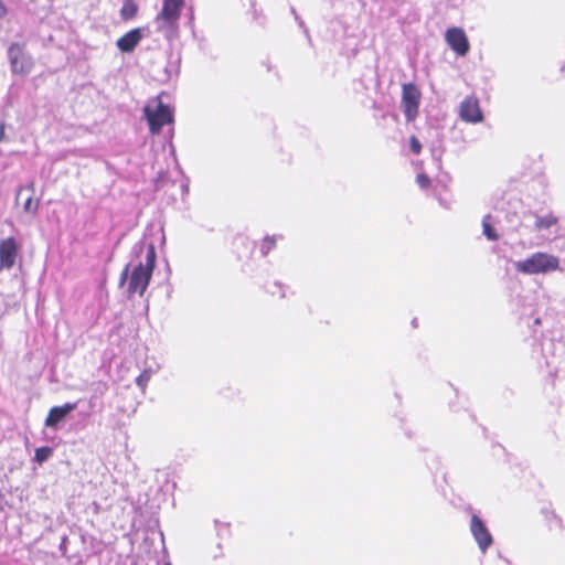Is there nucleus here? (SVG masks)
<instances>
[{
  "instance_id": "1",
  "label": "nucleus",
  "mask_w": 565,
  "mask_h": 565,
  "mask_svg": "<svg viewBox=\"0 0 565 565\" xmlns=\"http://www.w3.org/2000/svg\"><path fill=\"white\" fill-rule=\"evenodd\" d=\"M156 249L152 244H150L147 248L146 263L137 265L130 276L128 281V292L129 295L139 294L142 296L147 290L153 269L156 267ZM128 269L126 266L120 277V285H124L128 279Z\"/></svg>"
},
{
  "instance_id": "2",
  "label": "nucleus",
  "mask_w": 565,
  "mask_h": 565,
  "mask_svg": "<svg viewBox=\"0 0 565 565\" xmlns=\"http://www.w3.org/2000/svg\"><path fill=\"white\" fill-rule=\"evenodd\" d=\"M184 0H163L161 11L156 15L157 31L171 39L178 31V22Z\"/></svg>"
},
{
  "instance_id": "3",
  "label": "nucleus",
  "mask_w": 565,
  "mask_h": 565,
  "mask_svg": "<svg viewBox=\"0 0 565 565\" xmlns=\"http://www.w3.org/2000/svg\"><path fill=\"white\" fill-rule=\"evenodd\" d=\"M143 115L152 135L160 134L163 126L171 125L174 120L171 107L164 104L160 96L151 99L145 106Z\"/></svg>"
},
{
  "instance_id": "4",
  "label": "nucleus",
  "mask_w": 565,
  "mask_h": 565,
  "mask_svg": "<svg viewBox=\"0 0 565 565\" xmlns=\"http://www.w3.org/2000/svg\"><path fill=\"white\" fill-rule=\"evenodd\" d=\"M559 268V259L551 254L536 252L515 263V269L525 275H537L555 271Z\"/></svg>"
},
{
  "instance_id": "5",
  "label": "nucleus",
  "mask_w": 565,
  "mask_h": 565,
  "mask_svg": "<svg viewBox=\"0 0 565 565\" xmlns=\"http://www.w3.org/2000/svg\"><path fill=\"white\" fill-rule=\"evenodd\" d=\"M422 93L413 83L402 85L401 107L408 122L414 121L419 114Z\"/></svg>"
},
{
  "instance_id": "6",
  "label": "nucleus",
  "mask_w": 565,
  "mask_h": 565,
  "mask_svg": "<svg viewBox=\"0 0 565 565\" xmlns=\"http://www.w3.org/2000/svg\"><path fill=\"white\" fill-rule=\"evenodd\" d=\"M8 57L13 73L26 75L33 68V60L26 53L24 45L12 43L8 50Z\"/></svg>"
},
{
  "instance_id": "7",
  "label": "nucleus",
  "mask_w": 565,
  "mask_h": 565,
  "mask_svg": "<svg viewBox=\"0 0 565 565\" xmlns=\"http://www.w3.org/2000/svg\"><path fill=\"white\" fill-rule=\"evenodd\" d=\"M19 252V243L13 236L0 239V269H12L17 263Z\"/></svg>"
},
{
  "instance_id": "8",
  "label": "nucleus",
  "mask_w": 565,
  "mask_h": 565,
  "mask_svg": "<svg viewBox=\"0 0 565 565\" xmlns=\"http://www.w3.org/2000/svg\"><path fill=\"white\" fill-rule=\"evenodd\" d=\"M24 194L25 198L22 202L23 211L26 214L35 216L40 207V198L35 196L34 181H30L28 184L19 188L15 196L17 202H20L23 199Z\"/></svg>"
},
{
  "instance_id": "9",
  "label": "nucleus",
  "mask_w": 565,
  "mask_h": 565,
  "mask_svg": "<svg viewBox=\"0 0 565 565\" xmlns=\"http://www.w3.org/2000/svg\"><path fill=\"white\" fill-rule=\"evenodd\" d=\"M445 40L459 56H465L470 50L468 38L461 28H449L445 33Z\"/></svg>"
},
{
  "instance_id": "10",
  "label": "nucleus",
  "mask_w": 565,
  "mask_h": 565,
  "mask_svg": "<svg viewBox=\"0 0 565 565\" xmlns=\"http://www.w3.org/2000/svg\"><path fill=\"white\" fill-rule=\"evenodd\" d=\"M470 531L482 552H486L492 545L493 539L491 533L482 520L476 514L471 516Z\"/></svg>"
},
{
  "instance_id": "11",
  "label": "nucleus",
  "mask_w": 565,
  "mask_h": 565,
  "mask_svg": "<svg viewBox=\"0 0 565 565\" xmlns=\"http://www.w3.org/2000/svg\"><path fill=\"white\" fill-rule=\"evenodd\" d=\"M459 115L466 122L476 124L482 121L483 116L478 98L473 96L466 97L460 104Z\"/></svg>"
},
{
  "instance_id": "12",
  "label": "nucleus",
  "mask_w": 565,
  "mask_h": 565,
  "mask_svg": "<svg viewBox=\"0 0 565 565\" xmlns=\"http://www.w3.org/2000/svg\"><path fill=\"white\" fill-rule=\"evenodd\" d=\"M77 407V403H66L62 406H54L49 411L45 418V426L55 428L65 417Z\"/></svg>"
},
{
  "instance_id": "13",
  "label": "nucleus",
  "mask_w": 565,
  "mask_h": 565,
  "mask_svg": "<svg viewBox=\"0 0 565 565\" xmlns=\"http://www.w3.org/2000/svg\"><path fill=\"white\" fill-rule=\"evenodd\" d=\"M142 39V31L140 28H135L120 36L116 44L120 52L130 53L132 52Z\"/></svg>"
},
{
  "instance_id": "14",
  "label": "nucleus",
  "mask_w": 565,
  "mask_h": 565,
  "mask_svg": "<svg viewBox=\"0 0 565 565\" xmlns=\"http://www.w3.org/2000/svg\"><path fill=\"white\" fill-rule=\"evenodd\" d=\"M139 7L135 0H124L120 9V18L122 21H130L138 14Z\"/></svg>"
},
{
  "instance_id": "15",
  "label": "nucleus",
  "mask_w": 565,
  "mask_h": 565,
  "mask_svg": "<svg viewBox=\"0 0 565 565\" xmlns=\"http://www.w3.org/2000/svg\"><path fill=\"white\" fill-rule=\"evenodd\" d=\"M557 223H558V218L554 214L550 213L545 216H537L535 218L534 225H535L536 230L541 231V230H547L552 226H555Z\"/></svg>"
},
{
  "instance_id": "16",
  "label": "nucleus",
  "mask_w": 565,
  "mask_h": 565,
  "mask_svg": "<svg viewBox=\"0 0 565 565\" xmlns=\"http://www.w3.org/2000/svg\"><path fill=\"white\" fill-rule=\"evenodd\" d=\"M266 292L271 298L282 299L286 297V290L285 287L279 282H269L266 286Z\"/></svg>"
},
{
  "instance_id": "17",
  "label": "nucleus",
  "mask_w": 565,
  "mask_h": 565,
  "mask_svg": "<svg viewBox=\"0 0 565 565\" xmlns=\"http://www.w3.org/2000/svg\"><path fill=\"white\" fill-rule=\"evenodd\" d=\"M53 454V449L49 446L40 447L35 449L34 454V460L42 465L44 461H46Z\"/></svg>"
},
{
  "instance_id": "18",
  "label": "nucleus",
  "mask_w": 565,
  "mask_h": 565,
  "mask_svg": "<svg viewBox=\"0 0 565 565\" xmlns=\"http://www.w3.org/2000/svg\"><path fill=\"white\" fill-rule=\"evenodd\" d=\"M234 245L236 246V248H245L247 254H246V257H249L252 252H253V243L249 242L246 237H237L235 241H234Z\"/></svg>"
},
{
  "instance_id": "19",
  "label": "nucleus",
  "mask_w": 565,
  "mask_h": 565,
  "mask_svg": "<svg viewBox=\"0 0 565 565\" xmlns=\"http://www.w3.org/2000/svg\"><path fill=\"white\" fill-rule=\"evenodd\" d=\"M276 246V241L274 237H265L260 244V250L264 256H266L274 247Z\"/></svg>"
},
{
  "instance_id": "20",
  "label": "nucleus",
  "mask_w": 565,
  "mask_h": 565,
  "mask_svg": "<svg viewBox=\"0 0 565 565\" xmlns=\"http://www.w3.org/2000/svg\"><path fill=\"white\" fill-rule=\"evenodd\" d=\"M409 148L414 154H419L422 152L423 147L417 137H415V136L409 137Z\"/></svg>"
},
{
  "instance_id": "21",
  "label": "nucleus",
  "mask_w": 565,
  "mask_h": 565,
  "mask_svg": "<svg viewBox=\"0 0 565 565\" xmlns=\"http://www.w3.org/2000/svg\"><path fill=\"white\" fill-rule=\"evenodd\" d=\"M416 182L422 189H428L431 184L430 178L426 173L417 174Z\"/></svg>"
},
{
  "instance_id": "22",
  "label": "nucleus",
  "mask_w": 565,
  "mask_h": 565,
  "mask_svg": "<svg viewBox=\"0 0 565 565\" xmlns=\"http://www.w3.org/2000/svg\"><path fill=\"white\" fill-rule=\"evenodd\" d=\"M483 234L490 239V241H497L499 238L498 234L495 233L494 228L488 223L483 222Z\"/></svg>"
},
{
  "instance_id": "23",
  "label": "nucleus",
  "mask_w": 565,
  "mask_h": 565,
  "mask_svg": "<svg viewBox=\"0 0 565 565\" xmlns=\"http://www.w3.org/2000/svg\"><path fill=\"white\" fill-rule=\"evenodd\" d=\"M150 380V372L143 371L136 380L138 386L145 388Z\"/></svg>"
},
{
  "instance_id": "24",
  "label": "nucleus",
  "mask_w": 565,
  "mask_h": 565,
  "mask_svg": "<svg viewBox=\"0 0 565 565\" xmlns=\"http://www.w3.org/2000/svg\"><path fill=\"white\" fill-rule=\"evenodd\" d=\"M6 139V122H0V142H2Z\"/></svg>"
},
{
  "instance_id": "25",
  "label": "nucleus",
  "mask_w": 565,
  "mask_h": 565,
  "mask_svg": "<svg viewBox=\"0 0 565 565\" xmlns=\"http://www.w3.org/2000/svg\"><path fill=\"white\" fill-rule=\"evenodd\" d=\"M7 14V8L3 2L0 0V19H2Z\"/></svg>"
},
{
  "instance_id": "26",
  "label": "nucleus",
  "mask_w": 565,
  "mask_h": 565,
  "mask_svg": "<svg viewBox=\"0 0 565 565\" xmlns=\"http://www.w3.org/2000/svg\"><path fill=\"white\" fill-rule=\"evenodd\" d=\"M164 565H171V563H170V562H167Z\"/></svg>"
}]
</instances>
